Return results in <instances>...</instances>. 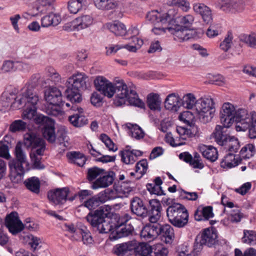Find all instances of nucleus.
<instances>
[{
  "label": "nucleus",
  "mask_w": 256,
  "mask_h": 256,
  "mask_svg": "<svg viewBox=\"0 0 256 256\" xmlns=\"http://www.w3.org/2000/svg\"><path fill=\"white\" fill-rule=\"evenodd\" d=\"M215 112L214 103L210 98L198 100L193 96V119L206 124L210 122Z\"/></svg>",
  "instance_id": "nucleus-2"
},
{
  "label": "nucleus",
  "mask_w": 256,
  "mask_h": 256,
  "mask_svg": "<svg viewBox=\"0 0 256 256\" xmlns=\"http://www.w3.org/2000/svg\"><path fill=\"white\" fill-rule=\"evenodd\" d=\"M24 142L28 146H30L33 152L30 154V157L35 168L42 169L44 166L40 162V156L45 150L44 140L40 138L36 137L32 134H26L24 136Z\"/></svg>",
  "instance_id": "nucleus-6"
},
{
  "label": "nucleus",
  "mask_w": 256,
  "mask_h": 256,
  "mask_svg": "<svg viewBox=\"0 0 256 256\" xmlns=\"http://www.w3.org/2000/svg\"><path fill=\"white\" fill-rule=\"evenodd\" d=\"M212 208L210 206L199 207L194 213V218L197 221L206 220L214 217Z\"/></svg>",
  "instance_id": "nucleus-33"
},
{
  "label": "nucleus",
  "mask_w": 256,
  "mask_h": 256,
  "mask_svg": "<svg viewBox=\"0 0 256 256\" xmlns=\"http://www.w3.org/2000/svg\"><path fill=\"white\" fill-rule=\"evenodd\" d=\"M96 89L108 98L114 94L115 85L102 76L98 77L94 81Z\"/></svg>",
  "instance_id": "nucleus-18"
},
{
  "label": "nucleus",
  "mask_w": 256,
  "mask_h": 256,
  "mask_svg": "<svg viewBox=\"0 0 256 256\" xmlns=\"http://www.w3.org/2000/svg\"><path fill=\"white\" fill-rule=\"evenodd\" d=\"M256 152V148L254 144H248L244 146L240 151L241 156L248 159L253 156Z\"/></svg>",
  "instance_id": "nucleus-51"
},
{
  "label": "nucleus",
  "mask_w": 256,
  "mask_h": 256,
  "mask_svg": "<svg viewBox=\"0 0 256 256\" xmlns=\"http://www.w3.org/2000/svg\"><path fill=\"white\" fill-rule=\"evenodd\" d=\"M142 154L141 151L136 150H124L120 152L121 160L126 164H133Z\"/></svg>",
  "instance_id": "nucleus-28"
},
{
  "label": "nucleus",
  "mask_w": 256,
  "mask_h": 256,
  "mask_svg": "<svg viewBox=\"0 0 256 256\" xmlns=\"http://www.w3.org/2000/svg\"><path fill=\"white\" fill-rule=\"evenodd\" d=\"M72 163H74L80 166L84 164L86 159L84 155L79 152H68L66 155Z\"/></svg>",
  "instance_id": "nucleus-42"
},
{
  "label": "nucleus",
  "mask_w": 256,
  "mask_h": 256,
  "mask_svg": "<svg viewBox=\"0 0 256 256\" xmlns=\"http://www.w3.org/2000/svg\"><path fill=\"white\" fill-rule=\"evenodd\" d=\"M69 189L67 188H56L48 192V200L54 204H62L66 200Z\"/></svg>",
  "instance_id": "nucleus-21"
},
{
  "label": "nucleus",
  "mask_w": 256,
  "mask_h": 256,
  "mask_svg": "<svg viewBox=\"0 0 256 256\" xmlns=\"http://www.w3.org/2000/svg\"><path fill=\"white\" fill-rule=\"evenodd\" d=\"M218 234L216 230L214 228H208L203 230L201 233L196 236L193 253L200 252L202 249L203 245L209 247L214 244L217 242Z\"/></svg>",
  "instance_id": "nucleus-10"
},
{
  "label": "nucleus",
  "mask_w": 256,
  "mask_h": 256,
  "mask_svg": "<svg viewBox=\"0 0 256 256\" xmlns=\"http://www.w3.org/2000/svg\"><path fill=\"white\" fill-rule=\"evenodd\" d=\"M42 136L49 142L54 143L56 140V134L54 124L50 122L44 125L42 129Z\"/></svg>",
  "instance_id": "nucleus-35"
},
{
  "label": "nucleus",
  "mask_w": 256,
  "mask_h": 256,
  "mask_svg": "<svg viewBox=\"0 0 256 256\" xmlns=\"http://www.w3.org/2000/svg\"><path fill=\"white\" fill-rule=\"evenodd\" d=\"M166 215L169 222L174 226L181 228L184 227L188 222V213L184 206L174 202L168 206Z\"/></svg>",
  "instance_id": "nucleus-7"
},
{
  "label": "nucleus",
  "mask_w": 256,
  "mask_h": 256,
  "mask_svg": "<svg viewBox=\"0 0 256 256\" xmlns=\"http://www.w3.org/2000/svg\"><path fill=\"white\" fill-rule=\"evenodd\" d=\"M240 161L236 158V156L232 152L226 154L220 162L221 167L224 168H230L238 164Z\"/></svg>",
  "instance_id": "nucleus-37"
},
{
  "label": "nucleus",
  "mask_w": 256,
  "mask_h": 256,
  "mask_svg": "<svg viewBox=\"0 0 256 256\" xmlns=\"http://www.w3.org/2000/svg\"><path fill=\"white\" fill-rule=\"evenodd\" d=\"M127 128L130 130L132 137L137 140L144 138V132L143 130L136 124L128 123L126 124Z\"/></svg>",
  "instance_id": "nucleus-43"
},
{
  "label": "nucleus",
  "mask_w": 256,
  "mask_h": 256,
  "mask_svg": "<svg viewBox=\"0 0 256 256\" xmlns=\"http://www.w3.org/2000/svg\"><path fill=\"white\" fill-rule=\"evenodd\" d=\"M10 178L14 183L21 182L24 173L30 169L26 152L22 148V144L18 142L15 148V158L10 160Z\"/></svg>",
  "instance_id": "nucleus-1"
},
{
  "label": "nucleus",
  "mask_w": 256,
  "mask_h": 256,
  "mask_svg": "<svg viewBox=\"0 0 256 256\" xmlns=\"http://www.w3.org/2000/svg\"><path fill=\"white\" fill-rule=\"evenodd\" d=\"M114 94H116L114 104L116 106L124 104L130 94V90L122 80H115Z\"/></svg>",
  "instance_id": "nucleus-15"
},
{
  "label": "nucleus",
  "mask_w": 256,
  "mask_h": 256,
  "mask_svg": "<svg viewBox=\"0 0 256 256\" xmlns=\"http://www.w3.org/2000/svg\"><path fill=\"white\" fill-rule=\"evenodd\" d=\"M193 10L196 15H200L206 24H208L212 22V16L211 10L204 4H195L193 6Z\"/></svg>",
  "instance_id": "nucleus-26"
},
{
  "label": "nucleus",
  "mask_w": 256,
  "mask_h": 256,
  "mask_svg": "<svg viewBox=\"0 0 256 256\" xmlns=\"http://www.w3.org/2000/svg\"><path fill=\"white\" fill-rule=\"evenodd\" d=\"M87 80L88 77L84 73H77L70 76L68 80V86L66 90L67 98L72 102H80V92L86 88Z\"/></svg>",
  "instance_id": "nucleus-5"
},
{
  "label": "nucleus",
  "mask_w": 256,
  "mask_h": 256,
  "mask_svg": "<svg viewBox=\"0 0 256 256\" xmlns=\"http://www.w3.org/2000/svg\"><path fill=\"white\" fill-rule=\"evenodd\" d=\"M168 250L161 244L153 246L152 255V256H167Z\"/></svg>",
  "instance_id": "nucleus-64"
},
{
  "label": "nucleus",
  "mask_w": 256,
  "mask_h": 256,
  "mask_svg": "<svg viewBox=\"0 0 256 256\" xmlns=\"http://www.w3.org/2000/svg\"><path fill=\"white\" fill-rule=\"evenodd\" d=\"M224 128L220 125L216 126L214 132L215 140L226 150L232 153L236 152L240 146L238 139L224 134Z\"/></svg>",
  "instance_id": "nucleus-9"
},
{
  "label": "nucleus",
  "mask_w": 256,
  "mask_h": 256,
  "mask_svg": "<svg viewBox=\"0 0 256 256\" xmlns=\"http://www.w3.org/2000/svg\"><path fill=\"white\" fill-rule=\"evenodd\" d=\"M242 242L250 245L256 244V232L252 230H244Z\"/></svg>",
  "instance_id": "nucleus-49"
},
{
  "label": "nucleus",
  "mask_w": 256,
  "mask_h": 256,
  "mask_svg": "<svg viewBox=\"0 0 256 256\" xmlns=\"http://www.w3.org/2000/svg\"><path fill=\"white\" fill-rule=\"evenodd\" d=\"M236 106L229 102H224L220 110V122L224 128H228L231 126L234 122V117L236 113Z\"/></svg>",
  "instance_id": "nucleus-13"
},
{
  "label": "nucleus",
  "mask_w": 256,
  "mask_h": 256,
  "mask_svg": "<svg viewBox=\"0 0 256 256\" xmlns=\"http://www.w3.org/2000/svg\"><path fill=\"white\" fill-rule=\"evenodd\" d=\"M169 32L174 36V39L183 42L192 37V30L182 27V26H174L169 28Z\"/></svg>",
  "instance_id": "nucleus-23"
},
{
  "label": "nucleus",
  "mask_w": 256,
  "mask_h": 256,
  "mask_svg": "<svg viewBox=\"0 0 256 256\" xmlns=\"http://www.w3.org/2000/svg\"><path fill=\"white\" fill-rule=\"evenodd\" d=\"M233 38L232 34L228 32L223 41L220 44V48L224 52L228 50L232 44Z\"/></svg>",
  "instance_id": "nucleus-57"
},
{
  "label": "nucleus",
  "mask_w": 256,
  "mask_h": 256,
  "mask_svg": "<svg viewBox=\"0 0 256 256\" xmlns=\"http://www.w3.org/2000/svg\"><path fill=\"white\" fill-rule=\"evenodd\" d=\"M114 174L110 172L96 180L92 184V188L94 190L104 188L111 185L114 180Z\"/></svg>",
  "instance_id": "nucleus-27"
},
{
  "label": "nucleus",
  "mask_w": 256,
  "mask_h": 256,
  "mask_svg": "<svg viewBox=\"0 0 256 256\" xmlns=\"http://www.w3.org/2000/svg\"><path fill=\"white\" fill-rule=\"evenodd\" d=\"M55 0H36V6L28 12L32 16H38L46 14L54 8Z\"/></svg>",
  "instance_id": "nucleus-17"
},
{
  "label": "nucleus",
  "mask_w": 256,
  "mask_h": 256,
  "mask_svg": "<svg viewBox=\"0 0 256 256\" xmlns=\"http://www.w3.org/2000/svg\"><path fill=\"white\" fill-rule=\"evenodd\" d=\"M24 106L25 108L22 114V118L24 120H32L36 116L38 108L28 106Z\"/></svg>",
  "instance_id": "nucleus-55"
},
{
  "label": "nucleus",
  "mask_w": 256,
  "mask_h": 256,
  "mask_svg": "<svg viewBox=\"0 0 256 256\" xmlns=\"http://www.w3.org/2000/svg\"><path fill=\"white\" fill-rule=\"evenodd\" d=\"M46 100L48 102L46 112L48 115L57 116H62L64 112L58 106L61 102L62 94L60 91L56 87H50L44 92Z\"/></svg>",
  "instance_id": "nucleus-8"
},
{
  "label": "nucleus",
  "mask_w": 256,
  "mask_h": 256,
  "mask_svg": "<svg viewBox=\"0 0 256 256\" xmlns=\"http://www.w3.org/2000/svg\"><path fill=\"white\" fill-rule=\"evenodd\" d=\"M94 24L93 16L90 14H82L63 26V30L67 32H78L91 26Z\"/></svg>",
  "instance_id": "nucleus-11"
},
{
  "label": "nucleus",
  "mask_w": 256,
  "mask_h": 256,
  "mask_svg": "<svg viewBox=\"0 0 256 256\" xmlns=\"http://www.w3.org/2000/svg\"><path fill=\"white\" fill-rule=\"evenodd\" d=\"M6 226L10 232L13 234L20 232L24 228V226L19 220L18 214L16 212H12L6 216Z\"/></svg>",
  "instance_id": "nucleus-19"
},
{
  "label": "nucleus",
  "mask_w": 256,
  "mask_h": 256,
  "mask_svg": "<svg viewBox=\"0 0 256 256\" xmlns=\"http://www.w3.org/2000/svg\"><path fill=\"white\" fill-rule=\"evenodd\" d=\"M131 38L134 45L125 44L124 45V48L130 52H136L138 48H140L143 44V40L136 37V36H132Z\"/></svg>",
  "instance_id": "nucleus-56"
},
{
  "label": "nucleus",
  "mask_w": 256,
  "mask_h": 256,
  "mask_svg": "<svg viewBox=\"0 0 256 256\" xmlns=\"http://www.w3.org/2000/svg\"><path fill=\"white\" fill-rule=\"evenodd\" d=\"M83 0H70L68 4V8L71 14H76L82 8Z\"/></svg>",
  "instance_id": "nucleus-52"
},
{
  "label": "nucleus",
  "mask_w": 256,
  "mask_h": 256,
  "mask_svg": "<svg viewBox=\"0 0 256 256\" xmlns=\"http://www.w3.org/2000/svg\"><path fill=\"white\" fill-rule=\"evenodd\" d=\"M19 106H28L38 108V104L40 102L41 98L38 94L34 89L22 88L20 94L18 96Z\"/></svg>",
  "instance_id": "nucleus-12"
},
{
  "label": "nucleus",
  "mask_w": 256,
  "mask_h": 256,
  "mask_svg": "<svg viewBox=\"0 0 256 256\" xmlns=\"http://www.w3.org/2000/svg\"><path fill=\"white\" fill-rule=\"evenodd\" d=\"M115 231L116 236L114 237L115 239H116L132 234L134 231V228L130 225L116 226Z\"/></svg>",
  "instance_id": "nucleus-46"
},
{
  "label": "nucleus",
  "mask_w": 256,
  "mask_h": 256,
  "mask_svg": "<svg viewBox=\"0 0 256 256\" xmlns=\"http://www.w3.org/2000/svg\"><path fill=\"white\" fill-rule=\"evenodd\" d=\"M158 224H148L142 229L140 232V238L148 242H150L158 236Z\"/></svg>",
  "instance_id": "nucleus-24"
},
{
  "label": "nucleus",
  "mask_w": 256,
  "mask_h": 256,
  "mask_svg": "<svg viewBox=\"0 0 256 256\" xmlns=\"http://www.w3.org/2000/svg\"><path fill=\"white\" fill-rule=\"evenodd\" d=\"M248 130V136L250 138L253 139L256 138V119L252 120L250 123L246 124L242 126L240 125L236 126L237 131H244L246 130Z\"/></svg>",
  "instance_id": "nucleus-44"
},
{
  "label": "nucleus",
  "mask_w": 256,
  "mask_h": 256,
  "mask_svg": "<svg viewBox=\"0 0 256 256\" xmlns=\"http://www.w3.org/2000/svg\"><path fill=\"white\" fill-rule=\"evenodd\" d=\"M27 126L26 122L22 120H16L10 126L9 130L12 132L24 131Z\"/></svg>",
  "instance_id": "nucleus-54"
},
{
  "label": "nucleus",
  "mask_w": 256,
  "mask_h": 256,
  "mask_svg": "<svg viewBox=\"0 0 256 256\" xmlns=\"http://www.w3.org/2000/svg\"><path fill=\"white\" fill-rule=\"evenodd\" d=\"M158 235L162 237V240L166 244L171 243L174 238V234L173 228L170 224L162 225L158 224Z\"/></svg>",
  "instance_id": "nucleus-29"
},
{
  "label": "nucleus",
  "mask_w": 256,
  "mask_h": 256,
  "mask_svg": "<svg viewBox=\"0 0 256 256\" xmlns=\"http://www.w3.org/2000/svg\"><path fill=\"white\" fill-rule=\"evenodd\" d=\"M240 40L252 48H256V34H244L240 36Z\"/></svg>",
  "instance_id": "nucleus-50"
},
{
  "label": "nucleus",
  "mask_w": 256,
  "mask_h": 256,
  "mask_svg": "<svg viewBox=\"0 0 256 256\" xmlns=\"http://www.w3.org/2000/svg\"><path fill=\"white\" fill-rule=\"evenodd\" d=\"M220 9L233 14L242 12L246 7L244 0H221L217 4Z\"/></svg>",
  "instance_id": "nucleus-14"
},
{
  "label": "nucleus",
  "mask_w": 256,
  "mask_h": 256,
  "mask_svg": "<svg viewBox=\"0 0 256 256\" xmlns=\"http://www.w3.org/2000/svg\"><path fill=\"white\" fill-rule=\"evenodd\" d=\"M46 72L50 80L52 81L55 84H58L62 82V79L60 74L53 68H47Z\"/></svg>",
  "instance_id": "nucleus-60"
},
{
  "label": "nucleus",
  "mask_w": 256,
  "mask_h": 256,
  "mask_svg": "<svg viewBox=\"0 0 256 256\" xmlns=\"http://www.w3.org/2000/svg\"><path fill=\"white\" fill-rule=\"evenodd\" d=\"M108 28L116 36H124L126 33V26L122 22L116 21L106 24Z\"/></svg>",
  "instance_id": "nucleus-39"
},
{
  "label": "nucleus",
  "mask_w": 256,
  "mask_h": 256,
  "mask_svg": "<svg viewBox=\"0 0 256 256\" xmlns=\"http://www.w3.org/2000/svg\"><path fill=\"white\" fill-rule=\"evenodd\" d=\"M100 139L104 142L106 147L109 150L116 152L118 150V147L114 144L110 138L106 134H102L100 136Z\"/></svg>",
  "instance_id": "nucleus-58"
},
{
  "label": "nucleus",
  "mask_w": 256,
  "mask_h": 256,
  "mask_svg": "<svg viewBox=\"0 0 256 256\" xmlns=\"http://www.w3.org/2000/svg\"><path fill=\"white\" fill-rule=\"evenodd\" d=\"M24 239L28 241V244L30 246L33 250H36L40 247V244L42 242L40 238L35 236L32 234H28L24 236Z\"/></svg>",
  "instance_id": "nucleus-59"
},
{
  "label": "nucleus",
  "mask_w": 256,
  "mask_h": 256,
  "mask_svg": "<svg viewBox=\"0 0 256 256\" xmlns=\"http://www.w3.org/2000/svg\"><path fill=\"white\" fill-rule=\"evenodd\" d=\"M132 212L142 218H144L148 215V209L143 201L138 197L134 198L130 201Z\"/></svg>",
  "instance_id": "nucleus-25"
},
{
  "label": "nucleus",
  "mask_w": 256,
  "mask_h": 256,
  "mask_svg": "<svg viewBox=\"0 0 256 256\" xmlns=\"http://www.w3.org/2000/svg\"><path fill=\"white\" fill-rule=\"evenodd\" d=\"M24 184L26 188L30 192L38 194L40 192V180L36 177H32L26 179Z\"/></svg>",
  "instance_id": "nucleus-41"
},
{
  "label": "nucleus",
  "mask_w": 256,
  "mask_h": 256,
  "mask_svg": "<svg viewBox=\"0 0 256 256\" xmlns=\"http://www.w3.org/2000/svg\"><path fill=\"white\" fill-rule=\"evenodd\" d=\"M112 0H94L95 6L99 10H110Z\"/></svg>",
  "instance_id": "nucleus-62"
},
{
  "label": "nucleus",
  "mask_w": 256,
  "mask_h": 256,
  "mask_svg": "<svg viewBox=\"0 0 256 256\" xmlns=\"http://www.w3.org/2000/svg\"><path fill=\"white\" fill-rule=\"evenodd\" d=\"M56 134V142L62 146L64 148H68L70 146L68 138L67 136V132L64 126H60L58 128Z\"/></svg>",
  "instance_id": "nucleus-34"
},
{
  "label": "nucleus",
  "mask_w": 256,
  "mask_h": 256,
  "mask_svg": "<svg viewBox=\"0 0 256 256\" xmlns=\"http://www.w3.org/2000/svg\"><path fill=\"white\" fill-rule=\"evenodd\" d=\"M193 40L202 39L204 36L205 30L204 24L196 20V17L193 16Z\"/></svg>",
  "instance_id": "nucleus-38"
},
{
  "label": "nucleus",
  "mask_w": 256,
  "mask_h": 256,
  "mask_svg": "<svg viewBox=\"0 0 256 256\" xmlns=\"http://www.w3.org/2000/svg\"><path fill=\"white\" fill-rule=\"evenodd\" d=\"M160 103L159 96L158 94H150L147 98V104L151 110H160Z\"/></svg>",
  "instance_id": "nucleus-45"
},
{
  "label": "nucleus",
  "mask_w": 256,
  "mask_h": 256,
  "mask_svg": "<svg viewBox=\"0 0 256 256\" xmlns=\"http://www.w3.org/2000/svg\"><path fill=\"white\" fill-rule=\"evenodd\" d=\"M104 170L97 167H93L88 170V179L89 181L94 180L97 176L104 174Z\"/></svg>",
  "instance_id": "nucleus-63"
},
{
  "label": "nucleus",
  "mask_w": 256,
  "mask_h": 256,
  "mask_svg": "<svg viewBox=\"0 0 256 256\" xmlns=\"http://www.w3.org/2000/svg\"><path fill=\"white\" fill-rule=\"evenodd\" d=\"M198 149L204 157L211 162L216 161L218 158V152L216 148L212 146L200 144Z\"/></svg>",
  "instance_id": "nucleus-30"
},
{
  "label": "nucleus",
  "mask_w": 256,
  "mask_h": 256,
  "mask_svg": "<svg viewBox=\"0 0 256 256\" xmlns=\"http://www.w3.org/2000/svg\"><path fill=\"white\" fill-rule=\"evenodd\" d=\"M60 21L61 18L59 14L51 12L42 18L41 25L44 28L56 26L60 23Z\"/></svg>",
  "instance_id": "nucleus-31"
},
{
  "label": "nucleus",
  "mask_w": 256,
  "mask_h": 256,
  "mask_svg": "<svg viewBox=\"0 0 256 256\" xmlns=\"http://www.w3.org/2000/svg\"><path fill=\"white\" fill-rule=\"evenodd\" d=\"M134 252L139 256H152L153 246L144 242L139 243L134 247Z\"/></svg>",
  "instance_id": "nucleus-40"
},
{
  "label": "nucleus",
  "mask_w": 256,
  "mask_h": 256,
  "mask_svg": "<svg viewBox=\"0 0 256 256\" xmlns=\"http://www.w3.org/2000/svg\"><path fill=\"white\" fill-rule=\"evenodd\" d=\"M18 96L13 92H4L0 100V110L6 112L12 108L14 109L20 108Z\"/></svg>",
  "instance_id": "nucleus-16"
},
{
  "label": "nucleus",
  "mask_w": 256,
  "mask_h": 256,
  "mask_svg": "<svg viewBox=\"0 0 256 256\" xmlns=\"http://www.w3.org/2000/svg\"><path fill=\"white\" fill-rule=\"evenodd\" d=\"M10 137L5 136L4 140L0 142V156L5 158L7 160L10 158L9 154V146L10 143L9 142Z\"/></svg>",
  "instance_id": "nucleus-47"
},
{
  "label": "nucleus",
  "mask_w": 256,
  "mask_h": 256,
  "mask_svg": "<svg viewBox=\"0 0 256 256\" xmlns=\"http://www.w3.org/2000/svg\"><path fill=\"white\" fill-rule=\"evenodd\" d=\"M107 214L103 210H98L94 212H90L86 216L87 221L100 233L114 232L116 228V224L111 219L107 218Z\"/></svg>",
  "instance_id": "nucleus-4"
},
{
  "label": "nucleus",
  "mask_w": 256,
  "mask_h": 256,
  "mask_svg": "<svg viewBox=\"0 0 256 256\" xmlns=\"http://www.w3.org/2000/svg\"><path fill=\"white\" fill-rule=\"evenodd\" d=\"M239 124L240 126H242L250 123L252 120L256 119V112L254 111L248 112L246 110L239 108L236 110L234 119Z\"/></svg>",
  "instance_id": "nucleus-22"
},
{
  "label": "nucleus",
  "mask_w": 256,
  "mask_h": 256,
  "mask_svg": "<svg viewBox=\"0 0 256 256\" xmlns=\"http://www.w3.org/2000/svg\"><path fill=\"white\" fill-rule=\"evenodd\" d=\"M128 100L130 105L138 106L140 108H144V102L138 98L136 91L130 89V94L126 100Z\"/></svg>",
  "instance_id": "nucleus-48"
},
{
  "label": "nucleus",
  "mask_w": 256,
  "mask_h": 256,
  "mask_svg": "<svg viewBox=\"0 0 256 256\" xmlns=\"http://www.w3.org/2000/svg\"><path fill=\"white\" fill-rule=\"evenodd\" d=\"M172 9L169 10L167 12L162 13L158 10H152L148 13V20L152 23L154 26L152 32L156 35H160L166 32V30H169V25L174 20V14L172 12Z\"/></svg>",
  "instance_id": "nucleus-3"
},
{
  "label": "nucleus",
  "mask_w": 256,
  "mask_h": 256,
  "mask_svg": "<svg viewBox=\"0 0 256 256\" xmlns=\"http://www.w3.org/2000/svg\"><path fill=\"white\" fill-rule=\"evenodd\" d=\"M148 168V164L146 160L143 159L138 162L136 166V173L138 175L136 178H141L144 174Z\"/></svg>",
  "instance_id": "nucleus-53"
},
{
  "label": "nucleus",
  "mask_w": 256,
  "mask_h": 256,
  "mask_svg": "<svg viewBox=\"0 0 256 256\" xmlns=\"http://www.w3.org/2000/svg\"><path fill=\"white\" fill-rule=\"evenodd\" d=\"M164 105L166 109L176 112L181 106L180 98L175 94H170L166 97Z\"/></svg>",
  "instance_id": "nucleus-32"
},
{
  "label": "nucleus",
  "mask_w": 256,
  "mask_h": 256,
  "mask_svg": "<svg viewBox=\"0 0 256 256\" xmlns=\"http://www.w3.org/2000/svg\"><path fill=\"white\" fill-rule=\"evenodd\" d=\"M134 248L132 242L122 243L116 245L114 248V252L118 256H130V252Z\"/></svg>",
  "instance_id": "nucleus-36"
},
{
  "label": "nucleus",
  "mask_w": 256,
  "mask_h": 256,
  "mask_svg": "<svg viewBox=\"0 0 256 256\" xmlns=\"http://www.w3.org/2000/svg\"><path fill=\"white\" fill-rule=\"evenodd\" d=\"M74 113L68 117L70 123L74 127L80 128L88 124V119L84 114V110L78 105L72 106Z\"/></svg>",
  "instance_id": "nucleus-20"
},
{
  "label": "nucleus",
  "mask_w": 256,
  "mask_h": 256,
  "mask_svg": "<svg viewBox=\"0 0 256 256\" xmlns=\"http://www.w3.org/2000/svg\"><path fill=\"white\" fill-rule=\"evenodd\" d=\"M0 70L2 73L16 71V61L4 60L2 66Z\"/></svg>",
  "instance_id": "nucleus-61"
}]
</instances>
